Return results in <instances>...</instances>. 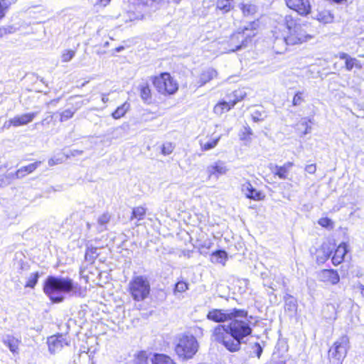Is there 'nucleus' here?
<instances>
[{
	"label": "nucleus",
	"instance_id": "31",
	"mask_svg": "<svg viewBox=\"0 0 364 364\" xmlns=\"http://www.w3.org/2000/svg\"><path fill=\"white\" fill-rule=\"evenodd\" d=\"M146 215V208L142 206H138L132 209L131 220L136 219L141 220L144 219Z\"/></svg>",
	"mask_w": 364,
	"mask_h": 364
},
{
	"label": "nucleus",
	"instance_id": "25",
	"mask_svg": "<svg viewBox=\"0 0 364 364\" xmlns=\"http://www.w3.org/2000/svg\"><path fill=\"white\" fill-rule=\"evenodd\" d=\"M284 308L285 311L294 312L297 309V301L291 295L287 294L284 297Z\"/></svg>",
	"mask_w": 364,
	"mask_h": 364
},
{
	"label": "nucleus",
	"instance_id": "23",
	"mask_svg": "<svg viewBox=\"0 0 364 364\" xmlns=\"http://www.w3.org/2000/svg\"><path fill=\"white\" fill-rule=\"evenodd\" d=\"M233 0H216V10L225 14L234 9Z\"/></svg>",
	"mask_w": 364,
	"mask_h": 364
},
{
	"label": "nucleus",
	"instance_id": "53",
	"mask_svg": "<svg viewBox=\"0 0 364 364\" xmlns=\"http://www.w3.org/2000/svg\"><path fill=\"white\" fill-rule=\"evenodd\" d=\"M305 171L310 173V174H314L316 171V166L315 164H309V165H307L305 167Z\"/></svg>",
	"mask_w": 364,
	"mask_h": 364
},
{
	"label": "nucleus",
	"instance_id": "38",
	"mask_svg": "<svg viewBox=\"0 0 364 364\" xmlns=\"http://www.w3.org/2000/svg\"><path fill=\"white\" fill-rule=\"evenodd\" d=\"M326 311L329 312V314H325V317L328 319H336V311L335 306L329 304L326 306L323 310V313L325 314Z\"/></svg>",
	"mask_w": 364,
	"mask_h": 364
},
{
	"label": "nucleus",
	"instance_id": "44",
	"mask_svg": "<svg viewBox=\"0 0 364 364\" xmlns=\"http://www.w3.org/2000/svg\"><path fill=\"white\" fill-rule=\"evenodd\" d=\"M74 113H75V111H73L70 109L64 110L63 112H62L60 113V121L64 122V121L68 120L69 119H70L73 117Z\"/></svg>",
	"mask_w": 364,
	"mask_h": 364
},
{
	"label": "nucleus",
	"instance_id": "47",
	"mask_svg": "<svg viewBox=\"0 0 364 364\" xmlns=\"http://www.w3.org/2000/svg\"><path fill=\"white\" fill-rule=\"evenodd\" d=\"M318 223L323 227V228H329L332 227L333 223L332 220L328 218H321L318 220Z\"/></svg>",
	"mask_w": 364,
	"mask_h": 364
},
{
	"label": "nucleus",
	"instance_id": "60",
	"mask_svg": "<svg viewBox=\"0 0 364 364\" xmlns=\"http://www.w3.org/2000/svg\"><path fill=\"white\" fill-rule=\"evenodd\" d=\"M139 1H141V3L144 4H147V0H139Z\"/></svg>",
	"mask_w": 364,
	"mask_h": 364
},
{
	"label": "nucleus",
	"instance_id": "12",
	"mask_svg": "<svg viewBox=\"0 0 364 364\" xmlns=\"http://www.w3.org/2000/svg\"><path fill=\"white\" fill-rule=\"evenodd\" d=\"M318 278L320 281L327 282L331 284H337L340 281V276L335 269H322L318 274Z\"/></svg>",
	"mask_w": 364,
	"mask_h": 364
},
{
	"label": "nucleus",
	"instance_id": "57",
	"mask_svg": "<svg viewBox=\"0 0 364 364\" xmlns=\"http://www.w3.org/2000/svg\"><path fill=\"white\" fill-rule=\"evenodd\" d=\"M358 288L360 289V293L361 294L364 296V285L363 284H360L358 286Z\"/></svg>",
	"mask_w": 364,
	"mask_h": 364
},
{
	"label": "nucleus",
	"instance_id": "1",
	"mask_svg": "<svg viewBox=\"0 0 364 364\" xmlns=\"http://www.w3.org/2000/svg\"><path fill=\"white\" fill-rule=\"evenodd\" d=\"M252 316L244 309V314H237L228 324H219L212 331L211 339L221 343L226 350L235 353L241 349L245 338L252 333Z\"/></svg>",
	"mask_w": 364,
	"mask_h": 364
},
{
	"label": "nucleus",
	"instance_id": "29",
	"mask_svg": "<svg viewBox=\"0 0 364 364\" xmlns=\"http://www.w3.org/2000/svg\"><path fill=\"white\" fill-rule=\"evenodd\" d=\"M130 108L129 103L125 102L122 105L119 106L112 113V117L115 119H118L121 117H124L125 114L127 112V111Z\"/></svg>",
	"mask_w": 364,
	"mask_h": 364
},
{
	"label": "nucleus",
	"instance_id": "16",
	"mask_svg": "<svg viewBox=\"0 0 364 364\" xmlns=\"http://www.w3.org/2000/svg\"><path fill=\"white\" fill-rule=\"evenodd\" d=\"M228 171L224 162L218 161L207 167V171L209 177L215 176L218 178L219 176L225 174Z\"/></svg>",
	"mask_w": 364,
	"mask_h": 364
},
{
	"label": "nucleus",
	"instance_id": "10",
	"mask_svg": "<svg viewBox=\"0 0 364 364\" xmlns=\"http://www.w3.org/2000/svg\"><path fill=\"white\" fill-rule=\"evenodd\" d=\"M287 6L301 16L310 13L311 5L309 0H285Z\"/></svg>",
	"mask_w": 364,
	"mask_h": 364
},
{
	"label": "nucleus",
	"instance_id": "28",
	"mask_svg": "<svg viewBox=\"0 0 364 364\" xmlns=\"http://www.w3.org/2000/svg\"><path fill=\"white\" fill-rule=\"evenodd\" d=\"M99 256V253L97 252V248L92 246L87 247L85 254V259L90 264H93L96 258Z\"/></svg>",
	"mask_w": 364,
	"mask_h": 364
},
{
	"label": "nucleus",
	"instance_id": "45",
	"mask_svg": "<svg viewBox=\"0 0 364 364\" xmlns=\"http://www.w3.org/2000/svg\"><path fill=\"white\" fill-rule=\"evenodd\" d=\"M11 2L6 0H0V18L5 16V11L8 9Z\"/></svg>",
	"mask_w": 364,
	"mask_h": 364
},
{
	"label": "nucleus",
	"instance_id": "11",
	"mask_svg": "<svg viewBox=\"0 0 364 364\" xmlns=\"http://www.w3.org/2000/svg\"><path fill=\"white\" fill-rule=\"evenodd\" d=\"M48 348L50 353H55L63 349L64 346H69L65 336L62 334L52 336L48 338Z\"/></svg>",
	"mask_w": 364,
	"mask_h": 364
},
{
	"label": "nucleus",
	"instance_id": "3",
	"mask_svg": "<svg viewBox=\"0 0 364 364\" xmlns=\"http://www.w3.org/2000/svg\"><path fill=\"white\" fill-rule=\"evenodd\" d=\"M284 23L288 30L286 36L287 43L290 45L301 44L313 38L309 32V25L306 23H299L291 15L285 16Z\"/></svg>",
	"mask_w": 364,
	"mask_h": 364
},
{
	"label": "nucleus",
	"instance_id": "64",
	"mask_svg": "<svg viewBox=\"0 0 364 364\" xmlns=\"http://www.w3.org/2000/svg\"><path fill=\"white\" fill-rule=\"evenodd\" d=\"M269 287H270L273 291H274V290H275V289H274L272 286H269Z\"/></svg>",
	"mask_w": 364,
	"mask_h": 364
},
{
	"label": "nucleus",
	"instance_id": "56",
	"mask_svg": "<svg viewBox=\"0 0 364 364\" xmlns=\"http://www.w3.org/2000/svg\"><path fill=\"white\" fill-rule=\"evenodd\" d=\"M109 100L108 99V97H107V95L106 94H102V101L104 102V103H106Z\"/></svg>",
	"mask_w": 364,
	"mask_h": 364
},
{
	"label": "nucleus",
	"instance_id": "49",
	"mask_svg": "<svg viewBox=\"0 0 364 364\" xmlns=\"http://www.w3.org/2000/svg\"><path fill=\"white\" fill-rule=\"evenodd\" d=\"M109 219L110 216L108 214L105 213L98 218V223L101 226H104L109 221Z\"/></svg>",
	"mask_w": 364,
	"mask_h": 364
},
{
	"label": "nucleus",
	"instance_id": "13",
	"mask_svg": "<svg viewBox=\"0 0 364 364\" xmlns=\"http://www.w3.org/2000/svg\"><path fill=\"white\" fill-rule=\"evenodd\" d=\"M242 191L247 198L255 200H262L264 197L262 193L260 191H257L249 181L242 184Z\"/></svg>",
	"mask_w": 364,
	"mask_h": 364
},
{
	"label": "nucleus",
	"instance_id": "30",
	"mask_svg": "<svg viewBox=\"0 0 364 364\" xmlns=\"http://www.w3.org/2000/svg\"><path fill=\"white\" fill-rule=\"evenodd\" d=\"M152 364H176L169 356L164 354L155 355Z\"/></svg>",
	"mask_w": 364,
	"mask_h": 364
},
{
	"label": "nucleus",
	"instance_id": "58",
	"mask_svg": "<svg viewBox=\"0 0 364 364\" xmlns=\"http://www.w3.org/2000/svg\"><path fill=\"white\" fill-rule=\"evenodd\" d=\"M124 49V46H121L117 47V48H115V51H116L117 53H119V52L122 51Z\"/></svg>",
	"mask_w": 364,
	"mask_h": 364
},
{
	"label": "nucleus",
	"instance_id": "51",
	"mask_svg": "<svg viewBox=\"0 0 364 364\" xmlns=\"http://www.w3.org/2000/svg\"><path fill=\"white\" fill-rule=\"evenodd\" d=\"M108 0H89L94 6H106L108 4Z\"/></svg>",
	"mask_w": 364,
	"mask_h": 364
},
{
	"label": "nucleus",
	"instance_id": "55",
	"mask_svg": "<svg viewBox=\"0 0 364 364\" xmlns=\"http://www.w3.org/2000/svg\"><path fill=\"white\" fill-rule=\"evenodd\" d=\"M82 154V151H80V150H77V149H73V150L70 151V154L73 156H79V155H81Z\"/></svg>",
	"mask_w": 364,
	"mask_h": 364
},
{
	"label": "nucleus",
	"instance_id": "52",
	"mask_svg": "<svg viewBox=\"0 0 364 364\" xmlns=\"http://www.w3.org/2000/svg\"><path fill=\"white\" fill-rule=\"evenodd\" d=\"M13 32V27L9 26L0 28V38L6 33H11Z\"/></svg>",
	"mask_w": 364,
	"mask_h": 364
},
{
	"label": "nucleus",
	"instance_id": "41",
	"mask_svg": "<svg viewBox=\"0 0 364 364\" xmlns=\"http://www.w3.org/2000/svg\"><path fill=\"white\" fill-rule=\"evenodd\" d=\"M252 351L251 355H255L258 358H259L262 355V353L263 352V348L261 346V345L258 342H255L252 346Z\"/></svg>",
	"mask_w": 364,
	"mask_h": 364
},
{
	"label": "nucleus",
	"instance_id": "4",
	"mask_svg": "<svg viewBox=\"0 0 364 364\" xmlns=\"http://www.w3.org/2000/svg\"><path fill=\"white\" fill-rule=\"evenodd\" d=\"M258 23L251 22L248 26L245 27L242 31L233 33L228 41L227 53L235 52L247 47L252 38L255 36V30L257 29Z\"/></svg>",
	"mask_w": 364,
	"mask_h": 364
},
{
	"label": "nucleus",
	"instance_id": "54",
	"mask_svg": "<svg viewBox=\"0 0 364 364\" xmlns=\"http://www.w3.org/2000/svg\"><path fill=\"white\" fill-rule=\"evenodd\" d=\"M338 56L340 58V59L345 60H346V59H348L350 57V55L348 54H347L346 53H343V52L339 53L338 54Z\"/></svg>",
	"mask_w": 364,
	"mask_h": 364
},
{
	"label": "nucleus",
	"instance_id": "40",
	"mask_svg": "<svg viewBox=\"0 0 364 364\" xmlns=\"http://www.w3.org/2000/svg\"><path fill=\"white\" fill-rule=\"evenodd\" d=\"M308 122H311V120L309 119L307 121L306 119H303L299 124H298V129L300 130H303V134H307L311 130V127L308 124Z\"/></svg>",
	"mask_w": 364,
	"mask_h": 364
},
{
	"label": "nucleus",
	"instance_id": "8",
	"mask_svg": "<svg viewBox=\"0 0 364 364\" xmlns=\"http://www.w3.org/2000/svg\"><path fill=\"white\" fill-rule=\"evenodd\" d=\"M349 348V338L346 335L341 336L328 350L330 359H333L334 364H341L346 357Z\"/></svg>",
	"mask_w": 364,
	"mask_h": 364
},
{
	"label": "nucleus",
	"instance_id": "43",
	"mask_svg": "<svg viewBox=\"0 0 364 364\" xmlns=\"http://www.w3.org/2000/svg\"><path fill=\"white\" fill-rule=\"evenodd\" d=\"M219 139L220 138L214 139L205 142V144H201L202 149L204 151H208L213 149L218 144Z\"/></svg>",
	"mask_w": 364,
	"mask_h": 364
},
{
	"label": "nucleus",
	"instance_id": "20",
	"mask_svg": "<svg viewBox=\"0 0 364 364\" xmlns=\"http://www.w3.org/2000/svg\"><path fill=\"white\" fill-rule=\"evenodd\" d=\"M41 161H36L33 164H30L28 166H25L18 169L15 173H14V176L16 178H21L26 176V173H31L34 171L40 165Z\"/></svg>",
	"mask_w": 364,
	"mask_h": 364
},
{
	"label": "nucleus",
	"instance_id": "42",
	"mask_svg": "<svg viewBox=\"0 0 364 364\" xmlns=\"http://www.w3.org/2000/svg\"><path fill=\"white\" fill-rule=\"evenodd\" d=\"M253 134L252 130L249 126L244 127L243 129L241 132L240 139L241 140H247L250 139L251 136Z\"/></svg>",
	"mask_w": 364,
	"mask_h": 364
},
{
	"label": "nucleus",
	"instance_id": "18",
	"mask_svg": "<svg viewBox=\"0 0 364 364\" xmlns=\"http://www.w3.org/2000/svg\"><path fill=\"white\" fill-rule=\"evenodd\" d=\"M347 251L346 245L345 243L341 244L334 252V255L331 259L332 263L336 266L341 264L343 260Z\"/></svg>",
	"mask_w": 364,
	"mask_h": 364
},
{
	"label": "nucleus",
	"instance_id": "7",
	"mask_svg": "<svg viewBox=\"0 0 364 364\" xmlns=\"http://www.w3.org/2000/svg\"><path fill=\"white\" fill-rule=\"evenodd\" d=\"M152 82L156 90L162 95H173L178 90V84L168 73L153 77Z\"/></svg>",
	"mask_w": 364,
	"mask_h": 364
},
{
	"label": "nucleus",
	"instance_id": "33",
	"mask_svg": "<svg viewBox=\"0 0 364 364\" xmlns=\"http://www.w3.org/2000/svg\"><path fill=\"white\" fill-rule=\"evenodd\" d=\"M246 95L245 91L243 90H237L234 91L229 97L232 102H234L235 105L238 102L242 100Z\"/></svg>",
	"mask_w": 364,
	"mask_h": 364
},
{
	"label": "nucleus",
	"instance_id": "15",
	"mask_svg": "<svg viewBox=\"0 0 364 364\" xmlns=\"http://www.w3.org/2000/svg\"><path fill=\"white\" fill-rule=\"evenodd\" d=\"M218 77V72L213 68H208L204 70L199 75L198 81V87H202L211 80Z\"/></svg>",
	"mask_w": 364,
	"mask_h": 364
},
{
	"label": "nucleus",
	"instance_id": "36",
	"mask_svg": "<svg viewBox=\"0 0 364 364\" xmlns=\"http://www.w3.org/2000/svg\"><path fill=\"white\" fill-rule=\"evenodd\" d=\"M235 106L234 102L231 101V99H229L228 101H223L222 102L218 103L215 107V111L217 112L218 109H221V112L223 111H229L231 108Z\"/></svg>",
	"mask_w": 364,
	"mask_h": 364
},
{
	"label": "nucleus",
	"instance_id": "59",
	"mask_svg": "<svg viewBox=\"0 0 364 364\" xmlns=\"http://www.w3.org/2000/svg\"><path fill=\"white\" fill-rule=\"evenodd\" d=\"M48 164H49L50 166H53V165H54V164H55V163H54L53 159H50V160L48 161Z\"/></svg>",
	"mask_w": 364,
	"mask_h": 364
},
{
	"label": "nucleus",
	"instance_id": "22",
	"mask_svg": "<svg viewBox=\"0 0 364 364\" xmlns=\"http://www.w3.org/2000/svg\"><path fill=\"white\" fill-rule=\"evenodd\" d=\"M291 46L287 43V36L282 38H276L273 43V49L277 53H284L287 50V46Z\"/></svg>",
	"mask_w": 364,
	"mask_h": 364
},
{
	"label": "nucleus",
	"instance_id": "5",
	"mask_svg": "<svg viewBox=\"0 0 364 364\" xmlns=\"http://www.w3.org/2000/svg\"><path fill=\"white\" fill-rule=\"evenodd\" d=\"M198 350V343L193 335H183L175 348L176 354L183 360L192 358Z\"/></svg>",
	"mask_w": 364,
	"mask_h": 364
},
{
	"label": "nucleus",
	"instance_id": "46",
	"mask_svg": "<svg viewBox=\"0 0 364 364\" xmlns=\"http://www.w3.org/2000/svg\"><path fill=\"white\" fill-rule=\"evenodd\" d=\"M302 95L303 93L299 91L294 95L292 101V104L294 106H299L301 104V102L304 101Z\"/></svg>",
	"mask_w": 364,
	"mask_h": 364
},
{
	"label": "nucleus",
	"instance_id": "17",
	"mask_svg": "<svg viewBox=\"0 0 364 364\" xmlns=\"http://www.w3.org/2000/svg\"><path fill=\"white\" fill-rule=\"evenodd\" d=\"M2 342L13 353H18V346L21 341L14 336L6 335L3 337Z\"/></svg>",
	"mask_w": 364,
	"mask_h": 364
},
{
	"label": "nucleus",
	"instance_id": "32",
	"mask_svg": "<svg viewBox=\"0 0 364 364\" xmlns=\"http://www.w3.org/2000/svg\"><path fill=\"white\" fill-rule=\"evenodd\" d=\"M240 9L244 16H252L257 12V6L252 4H241Z\"/></svg>",
	"mask_w": 364,
	"mask_h": 364
},
{
	"label": "nucleus",
	"instance_id": "24",
	"mask_svg": "<svg viewBox=\"0 0 364 364\" xmlns=\"http://www.w3.org/2000/svg\"><path fill=\"white\" fill-rule=\"evenodd\" d=\"M140 97L145 102L149 104L151 102V92L149 85L147 83L139 85Z\"/></svg>",
	"mask_w": 364,
	"mask_h": 364
},
{
	"label": "nucleus",
	"instance_id": "48",
	"mask_svg": "<svg viewBox=\"0 0 364 364\" xmlns=\"http://www.w3.org/2000/svg\"><path fill=\"white\" fill-rule=\"evenodd\" d=\"M173 146L171 143L164 144L161 149V152L164 155H168L172 153Z\"/></svg>",
	"mask_w": 364,
	"mask_h": 364
},
{
	"label": "nucleus",
	"instance_id": "14",
	"mask_svg": "<svg viewBox=\"0 0 364 364\" xmlns=\"http://www.w3.org/2000/svg\"><path fill=\"white\" fill-rule=\"evenodd\" d=\"M38 112L26 113L21 115H17L9 120L10 125L19 127L26 125L33 121Z\"/></svg>",
	"mask_w": 364,
	"mask_h": 364
},
{
	"label": "nucleus",
	"instance_id": "35",
	"mask_svg": "<svg viewBox=\"0 0 364 364\" xmlns=\"http://www.w3.org/2000/svg\"><path fill=\"white\" fill-rule=\"evenodd\" d=\"M187 289H188V284L183 280L178 281L175 284L173 294L176 295L177 293H183Z\"/></svg>",
	"mask_w": 364,
	"mask_h": 364
},
{
	"label": "nucleus",
	"instance_id": "9",
	"mask_svg": "<svg viewBox=\"0 0 364 364\" xmlns=\"http://www.w3.org/2000/svg\"><path fill=\"white\" fill-rule=\"evenodd\" d=\"M237 314H244V309L233 308L230 309H213L206 315L208 320L215 323H225L231 320Z\"/></svg>",
	"mask_w": 364,
	"mask_h": 364
},
{
	"label": "nucleus",
	"instance_id": "61",
	"mask_svg": "<svg viewBox=\"0 0 364 364\" xmlns=\"http://www.w3.org/2000/svg\"><path fill=\"white\" fill-rule=\"evenodd\" d=\"M58 100H51V101L50 102V104H52V103H57V102H58Z\"/></svg>",
	"mask_w": 364,
	"mask_h": 364
},
{
	"label": "nucleus",
	"instance_id": "62",
	"mask_svg": "<svg viewBox=\"0 0 364 364\" xmlns=\"http://www.w3.org/2000/svg\"><path fill=\"white\" fill-rule=\"evenodd\" d=\"M173 1L174 2H176V3H177V4H178V3H179L181 0H173Z\"/></svg>",
	"mask_w": 364,
	"mask_h": 364
},
{
	"label": "nucleus",
	"instance_id": "37",
	"mask_svg": "<svg viewBox=\"0 0 364 364\" xmlns=\"http://www.w3.org/2000/svg\"><path fill=\"white\" fill-rule=\"evenodd\" d=\"M346 69L348 71H350L353 67H356L358 68H361V65H360L359 61L354 58L349 57L348 59H346L345 62Z\"/></svg>",
	"mask_w": 364,
	"mask_h": 364
},
{
	"label": "nucleus",
	"instance_id": "63",
	"mask_svg": "<svg viewBox=\"0 0 364 364\" xmlns=\"http://www.w3.org/2000/svg\"><path fill=\"white\" fill-rule=\"evenodd\" d=\"M108 45H109V43H108V42H106V43H105V47H107Z\"/></svg>",
	"mask_w": 364,
	"mask_h": 364
},
{
	"label": "nucleus",
	"instance_id": "26",
	"mask_svg": "<svg viewBox=\"0 0 364 364\" xmlns=\"http://www.w3.org/2000/svg\"><path fill=\"white\" fill-rule=\"evenodd\" d=\"M332 251L328 247L322 246L316 252V259L318 262H325L331 256Z\"/></svg>",
	"mask_w": 364,
	"mask_h": 364
},
{
	"label": "nucleus",
	"instance_id": "39",
	"mask_svg": "<svg viewBox=\"0 0 364 364\" xmlns=\"http://www.w3.org/2000/svg\"><path fill=\"white\" fill-rule=\"evenodd\" d=\"M75 55V50H65L61 55V60L63 63L70 62Z\"/></svg>",
	"mask_w": 364,
	"mask_h": 364
},
{
	"label": "nucleus",
	"instance_id": "2",
	"mask_svg": "<svg viewBox=\"0 0 364 364\" xmlns=\"http://www.w3.org/2000/svg\"><path fill=\"white\" fill-rule=\"evenodd\" d=\"M77 285L68 277L48 276L43 284V291L54 303L62 302L65 295H73Z\"/></svg>",
	"mask_w": 364,
	"mask_h": 364
},
{
	"label": "nucleus",
	"instance_id": "19",
	"mask_svg": "<svg viewBox=\"0 0 364 364\" xmlns=\"http://www.w3.org/2000/svg\"><path fill=\"white\" fill-rule=\"evenodd\" d=\"M294 166V163L288 161L283 166H275V171L273 173L277 175L280 179L284 180L287 178L288 173Z\"/></svg>",
	"mask_w": 364,
	"mask_h": 364
},
{
	"label": "nucleus",
	"instance_id": "34",
	"mask_svg": "<svg viewBox=\"0 0 364 364\" xmlns=\"http://www.w3.org/2000/svg\"><path fill=\"white\" fill-rule=\"evenodd\" d=\"M39 277L40 274L38 272L31 273L29 277L28 278V281L25 284V287L33 289L36 284L38 283Z\"/></svg>",
	"mask_w": 364,
	"mask_h": 364
},
{
	"label": "nucleus",
	"instance_id": "6",
	"mask_svg": "<svg viewBox=\"0 0 364 364\" xmlns=\"http://www.w3.org/2000/svg\"><path fill=\"white\" fill-rule=\"evenodd\" d=\"M129 289L133 299L144 301L150 294L151 287L149 280L144 276L134 277L129 283Z\"/></svg>",
	"mask_w": 364,
	"mask_h": 364
},
{
	"label": "nucleus",
	"instance_id": "27",
	"mask_svg": "<svg viewBox=\"0 0 364 364\" xmlns=\"http://www.w3.org/2000/svg\"><path fill=\"white\" fill-rule=\"evenodd\" d=\"M251 117L255 122H259L264 121L267 118V114L262 107H259L252 110Z\"/></svg>",
	"mask_w": 364,
	"mask_h": 364
},
{
	"label": "nucleus",
	"instance_id": "50",
	"mask_svg": "<svg viewBox=\"0 0 364 364\" xmlns=\"http://www.w3.org/2000/svg\"><path fill=\"white\" fill-rule=\"evenodd\" d=\"M15 176L14 173H9L5 176V179H0V186H6L11 183V180L14 178Z\"/></svg>",
	"mask_w": 364,
	"mask_h": 364
},
{
	"label": "nucleus",
	"instance_id": "21",
	"mask_svg": "<svg viewBox=\"0 0 364 364\" xmlns=\"http://www.w3.org/2000/svg\"><path fill=\"white\" fill-rule=\"evenodd\" d=\"M210 259L213 263L225 265L228 259V253L224 250H218L211 253Z\"/></svg>",
	"mask_w": 364,
	"mask_h": 364
}]
</instances>
